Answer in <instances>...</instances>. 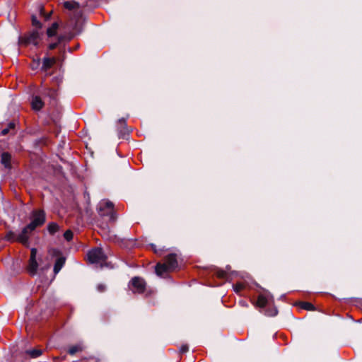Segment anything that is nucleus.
Listing matches in <instances>:
<instances>
[{
    "label": "nucleus",
    "instance_id": "20e7f679",
    "mask_svg": "<svg viewBox=\"0 0 362 362\" xmlns=\"http://www.w3.org/2000/svg\"><path fill=\"white\" fill-rule=\"evenodd\" d=\"M40 40V33L38 30H35L19 37L18 42L20 45L28 46L33 45L37 46Z\"/></svg>",
    "mask_w": 362,
    "mask_h": 362
},
{
    "label": "nucleus",
    "instance_id": "2eb2a0df",
    "mask_svg": "<svg viewBox=\"0 0 362 362\" xmlns=\"http://www.w3.org/2000/svg\"><path fill=\"white\" fill-rule=\"evenodd\" d=\"M48 231L50 234H54L59 229V226L56 223H50L47 226Z\"/></svg>",
    "mask_w": 362,
    "mask_h": 362
},
{
    "label": "nucleus",
    "instance_id": "1a4fd4ad",
    "mask_svg": "<svg viewBox=\"0 0 362 362\" xmlns=\"http://www.w3.org/2000/svg\"><path fill=\"white\" fill-rule=\"evenodd\" d=\"M1 163L6 169L11 168V156L7 152H4L1 156Z\"/></svg>",
    "mask_w": 362,
    "mask_h": 362
},
{
    "label": "nucleus",
    "instance_id": "c756f323",
    "mask_svg": "<svg viewBox=\"0 0 362 362\" xmlns=\"http://www.w3.org/2000/svg\"><path fill=\"white\" fill-rule=\"evenodd\" d=\"M48 268H49V266H46L45 267H42L41 269L44 270V269H47Z\"/></svg>",
    "mask_w": 362,
    "mask_h": 362
},
{
    "label": "nucleus",
    "instance_id": "39448f33",
    "mask_svg": "<svg viewBox=\"0 0 362 362\" xmlns=\"http://www.w3.org/2000/svg\"><path fill=\"white\" fill-rule=\"evenodd\" d=\"M98 212L102 216H108L112 221L115 220V216L113 211V204L107 200H102L98 206Z\"/></svg>",
    "mask_w": 362,
    "mask_h": 362
},
{
    "label": "nucleus",
    "instance_id": "412c9836",
    "mask_svg": "<svg viewBox=\"0 0 362 362\" xmlns=\"http://www.w3.org/2000/svg\"><path fill=\"white\" fill-rule=\"evenodd\" d=\"M32 24L37 28H42V23L37 19L35 16H32Z\"/></svg>",
    "mask_w": 362,
    "mask_h": 362
},
{
    "label": "nucleus",
    "instance_id": "ddd939ff",
    "mask_svg": "<svg viewBox=\"0 0 362 362\" xmlns=\"http://www.w3.org/2000/svg\"><path fill=\"white\" fill-rule=\"evenodd\" d=\"M59 28V24L55 22L47 30V35L48 37L54 36Z\"/></svg>",
    "mask_w": 362,
    "mask_h": 362
},
{
    "label": "nucleus",
    "instance_id": "f03ea898",
    "mask_svg": "<svg viewBox=\"0 0 362 362\" xmlns=\"http://www.w3.org/2000/svg\"><path fill=\"white\" fill-rule=\"evenodd\" d=\"M177 267V262L175 254L168 255L163 264H157L156 267V273L161 276L164 273L173 271Z\"/></svg>",
    "mask_w": 362,
    "mask_h": 362
},
{
    "label": "nucleus",
    "instance_id": "cd10ccee",
    "mask_svg": "<svg viewBox=\"0 0 362 362\" xmlns=\"http://www.w3.org/2000/svg\"><path fill=\"white\" fill-rule=\"evenodd\" d=\"M41 13H42L43 15H45V20H48V19L49 18L51 13H48V14H46V15H45V14L44 13V11H43V9H42V8L41 9Z\"/></svg>",
    "mask_w": 362,
    "mask_h": 362
},
{
    "label": "nucleus",
    "instance_id": "c85d7f7f",
    "mask_svg": "<svg viewBox=\"0 0 362 362\" xmlns=\"http://www.w3.org/2000/svg\"><path fill=\"white\" fill-rule=\"evenodd\" d=\"M240 304L242 306H247V303H246V302H245V301H244V300H240Z\"/></svg>",
    "mask_w": 362,
    "mask_h": 362
},
{
    "label": "nucleus",
    "instance_id": "9b49d317",
    "mask_svg": "<svg viewBox=\"0 0 362 362\" xmlns=\"http://www.w3.org/2000/svg\"><path fill=\"white\" fill-rule=\"evenodd\" d=\"M55 62L56 59L54 57H45L43 59L42 69L47 71L54 64Z\"/></svg>",
    "mask_w": 362,
    "mask_h": 362
},
{
    "label": "nucleus",
    "instance_id": "aec40b11",
    "mask_svg": "<svg viewBox=\"0 0 362 362\" xmlns=\"http://www.w3.org/2000/svg\"><path fill=\"white\" fill-rule=\"evenodd\" d=\"M14 124L11 122L8 124V127L4 129L1 130V134L2 136L6 135L11 129H13L14 128Z\"/></svg>",
    "mask_w": 362,
    "mask_h": 362
},
{
    "label": "nucleus",
    "instance_id": "5701e85b",
    "mask_svg": "<svg viewBox=\"0 0 362 362\" xmlns=\"http://www.w3.org/2000/svg\"><path fill=\"white\" fill-rule=\"evenodd\" d=\"M64 237L67 241H70L73 238V233L71 230H68L64 233Z\"/></svg>",
    "mask_w": 362,
    "mask_h": 362
},
{
    "label": "nucleus",
    "instance_id": "423d86ee",
    "mask_svg": "<svg viewBox=\"0 0 362 362\" xmlns=\"http://www.w3.org/2000/svg\"><path fill=\"white\" fill-rule=\"evenodd\" d=\"M36 255L37 250L35 248H32L30 251V257L28 265L27 267L28 272L32 276H34L37 274L39 266L38 262L36 259Z\"/></svg>",
    "mask_w": 362,
    "mask_h": 362
},
{
    "label": "nucleus",
    "instance_id": "9d476101",
    "mask_svg": "<svg viewBox=\"0 0 362 362\" xmlns=\"http://www.w3.org/2000/svg\"><path fill=\"white\" fill-rule=\"evenodd\" d=\"M44 103L39 96H33L31 101L32 108L40 110L43 107Z\"/></svg>",
    "mask_w": 362,
    "mask_h": 362
},
{
    "label": "nucleus",
    "instance_id": "f3484780",
    "mask_svg": "<svg viewBox=\"0 0 362 362\" xmlns=\"http://www.w3.org/2000/svg\"><path fill=\"white\" fill-rule=\"evenodd\" d=\"M300 308L307 310H313L315 309L314 305L308 302L300 303Z\"/></svg>",
    "mask_w": 362,
    "mask_h": 362
},
{
    "label": "nucleus",
    "instance_id": "f8f14e48",
    "mask_svg": "<svg viewBox=\"0 0 362 362\" xmlns=\"http://www.w3.org/2000/svg\"><path fill=\"white\" fill-rule=\"evenodd\" d=\"M42 354V350L37 349L27 350L25 351V354L28 355L30 358H36L39 357L40 356H41Z\"/></svg>",
    "mask_w": 362,
    "mask_h": 362
},
{
    "label": "nucleus",
    "instance_id": "f257e3e1",
    "mask_svg": "<svg viewBox=\"0 0 362 362\" xmlns=\"http://www.w3.org/2000/svg\"><path fill=\"white\" fill-rule=\"evenodd\" d=\"M31 222L27 225L19 234L10 231L6 235V239L10 241H18L23 245L28 243L29 234L31 233L37 227L44 224L45 221V214L42 210H35L32 212Z\"/></svg>",
    "mask_w": 362,
    "mask_h": 362
},
{
    "label": "nucleus",
    "instance_id": "6e6552de",
    "mask_svg": "<svg viewBox=\"0 0 362 362\" xmlns=\"http://www.w3.org/2000/svg\"><path fill=\"white\" fill-rule=\"evenodd\" d=\"M273 302V296L270 293H264L258 296L257 305L260 308H264L267 305Z\"/></svg>",
    "mask_w": 362,
    "mask_h": 362
},
{
    "label": "nucleus",
    "instance_id": "b1692460",
    "mask_svg": "<svg viewBox=\"0 0 362 362\" xmlns=\"http://www.w3.org/2000/svg\"><path fill=\"white\" fill-rule=\"evenodd\" d=\"M277 313V309L274 308L272 310H266L265 314L268 316H275Z\"/></svg>",
    "mask_w": 362,
    "mask_h": 362
},
{
    "label": "nucleus",
    "instance_id": "4be33fe9",
    "mask_svg": "<svg viewBox=\"0 0 362 362\" xmlns=\"http://www.w3.org/2000/svg\"><path fill=\"white\" fill-rule=\"evenodd\" d=\"M80 350L81 347L79 346H72L69 348L68 352L69 354L74 355Z\"/></svg>",
    "mask_w": 362,
    "mask_h": 362
},
{
    "label": "nucleus",
    "instance_id": "7ed1b4c3",
    "mask_svg": "<svg viewBox=\"0 0 362 362\" xmlns=\"http://www.w3.org/2000/svg\"><path fill=\"white\" fill-rule=\"evenodd\" d=\"M87 257L90 263L96 264H99L100 267L104 266V262L107 259V256L100 247H95L90 250L87 254Z\"/></svg>",
    "mask_w": 362,
    "mask_h": 362
},
{
    "label": "nucleus",
    "instance_id": "a211bd4d",
    "mask_svg": "<svg viewBox=\"0 0 362 362\" xmlns=\"http://www.w3.org/2000/svg\"><path fill=\"white\" fill-rule=\"evenodd\" d=\"M245 288V284L243 283H237L233 285V289L235 293H239L241 291Z\"/></svg>",
    "mask_w": 362,
    "mask_h": 362
},
{
    "label": "nucleus",
    "instance_id": "dca6fc26",
    "mask_svg": "<svg viewBox=\"0 0 362 362\" xmlns=\"http://www.w3.org/2000/svg\"><path fill=\"white\" fill-rule=\"evenodd\" d=\"M64 6L69 10H73L78 6V4L74 1H65Z\"/></svg>",
    "mask_w": 362,
    "mask_h": 362
},
{
    "label": "nucleus",
    "instance_id": "bb28decb",
    "mask_svg": "<svg viewBox=\"0 0 362 362\" xmlns=\"http://www.w3.org/2000/svg\"><path fill=\"white\" fill-rule=\"evenodd\" d=\"M49 92H50L49 93L50 97H52L53 99H54L56 97V95H57L56 92L54 90H50Z\"/></svg>",
    "mask_w": 362,
    "mask_h": 362
},
{
    "label": "nucleus",
    "instance_id": "a878e982",
    "mask_svg": "<svg viewBox=\"0 0 362 362\" xmlns=\"http://www.w3.org/2000/svg\"><path fill=\"white\" fill-rule=\"evenodd\" d=\"M97 289L99 292H103L105 289V286L103 284H98L97 286Z\"/></svg>",
    "mask_w": 362,
    "mask_h": 362
},
{
    "label": "nucleus",
    "instance_id": "0eeeda50",
    "mask_svg": "<svg viewBox=\"0 0 362 362\" xmlns=\"http://www.w3.org/2000/svg\"><path fill=\"white\" fill-rule=\"evenodd\" d=\"M129 286L134 293H142L145 290L146 283L140 277H134Z\"/></svg>",
    "mask_w": 362,
    "mask_h": 362
},
{
    "label": "nucleus",
    "instance_id": "393cba45",
    "mask_svg": "<svg viewBox=\"0 0 362 362\" xmlns=\"http://www.w3.org/2000/svg\"><path fill=\"white\" fill-rule=\"evenodd\" d=\"M188 349H189V347H188L187 345H182L180 347V351L181 353H185V352H187L188 351Z\"/></svg>",
    "mask_w": 362,
    "mask_h": 362
},
{
    "label": "nucleus",
    "instance_id": "4468645a",
    "mask_svg": "<svg viewBox=\"0 0 362 362\" xmlns=\"http://www.w3.org/2000/svg\"><path fill=\"white\" fill-rule=\"evenodd\" d=\"M64 264V259L63 258H59L57 259V261L54 264V274H57L61 270Z\"/></svg>",
    "mask_w": 362,
    "mask_h": 362
},
{
    "label": "nucleus",
    "instance_id": "6ab92c4d",
    "mask_svg": "<svg viewBox=\"0 0 362 362\" xmlns=\"http://www.w3.org/2000/svg\"><path fill=\"white\" fill-rule=\"evenodd\" d=\"M64 36H59V37H58V40H57V42H54V43H50V44L49 45V46H48L49 49H55V48L58 46V45H59V43H61V42L64 40Z\"/></svg>",
    "mask_w": 362,
    "mask_h": 362
}]
</instances>
